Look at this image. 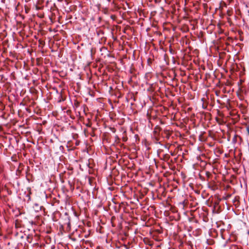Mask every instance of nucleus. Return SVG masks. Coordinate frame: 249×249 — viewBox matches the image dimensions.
Wrapping results in <instances>:
<instances>
[{
  "label": "nucleus",
  "instance_id": "1",
  "mask_svg": "<svg viewBox=\"0 0 249 249\" xmlns=\"http://www.w3.org/2000/svg\"><path fill=\"white\" fill-rule=\"evenodd\" d=\"M246 130H247V134L249 136V126H247L246 127Z\"/></svg>",
  "mask_w": 249,
  "mask_h": 249
}]
</instances>
